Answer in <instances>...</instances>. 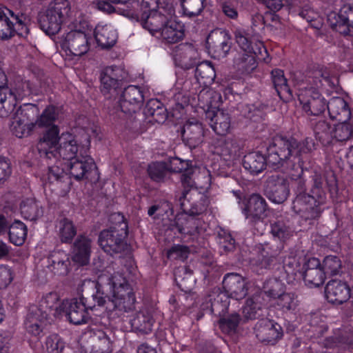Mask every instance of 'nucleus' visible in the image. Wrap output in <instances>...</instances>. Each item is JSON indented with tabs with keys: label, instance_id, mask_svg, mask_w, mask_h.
<instances>
[{
	"label": "nucleus",
	"instance_id": "nucleus-1",
	"mask_svg": "<svg viewBox=\"0 0 353 353\" xmlns=\"http://www.w3.org/2000/svg\"><path fill=\"white\" fill-rule=\"evenodd\" d=\"M314 148V143L311 139H305L302 143H299L294 138L276 137L272 144L268 148L267 158L257 152L246 154L243 158V167L253 174H257L263 171L266 164L272 165L274 168L285 167L290 168L296 171L292 174L293 179L300 176L302 173L297 155L300 152H307Z\"/></svg>",
	"mask_w": 353,
	"mask_h": 353
},
{
	"label": "nucleus",
	"instance_id": "nucleus-2",
	"mask_svg": "<svg viewBox=\"0 0 353 353\" xmlns=\"http://www.w3.org/2000/svg\"><path fill=\"white\" fill-rule=\"evenodd\" d=\"M87 150L88 149L79 145L72 134L62 133L59 137V145L52 157V159L55 160V164L50 165V163H48V180L49 183L63 190H69L71 183L70 180L64 169L60 168V165H62L61 159L68 161H72L79 156L80 151Z\"/></svg>",
	"mask_w": 353,
	"mask_h": 353
},
{
	"label": "nucleus",
	"instance_id": "nucleus-3",
	"mask_svg": "<svg viewBox=\"0 0 353 353\" xmlns=\"http://www.w3.org/2000/svg\"><path fill=\"white\" fill-rule=\"evenodd\" d=\"M324 176L314 172L311 176L310 193H298L292 203V209L305 220L319 219L326 202Z\"/></svg>",
	"mask_w": 353,
	"mask_h": 353
},
{
	"label": "nucleus",
	"instance_id": "nucleus-4",
	"mask_svg": "<svg viewBox=\"0 0 353 353\" xmlns=\"http://www.w3.org/2000/svg\"><path fill=\"white\" fill-rule=\"evenodd\" d=\"M105 279V276H99L100 282ZM110 290V296L106 303V310L115 311L118 315L132 311L136 302L132 288L125 278L119 272H114L106 278Z\"/></svg>",
	"mask_w": 353,
	"mask_h": 353
},
{
	"label": "nucleus",
	"instance_id": "nucleus-5",
	"mask_svg": "<svg viewBox=\"0 0 353 353\" xmlns=\"http://www.w3.org/2000/svg\"><path fill=\"white\" fill-rule=\"evenodd\" d=\"M321 79L327 81V77L325 76L321 70L314 71L307 79L311 87L310 88L303 87L299 90V101L303 110L308 116L319 117L327 108L325 99L316 89L321 85Z\"/></svg>",
	"mask_w": 353,
	"mask_h": 353
},
{
	"label": "nucleus",
	"instance_id": "nucleus-6",
	"mask_svg": "<svg viewBox=\"0 0 353 353\" xmlns=\"http://www.w3.org/2000/svg\"><path fill=\"white\" fill-rule=\"evenodd\" d=\"M59 306L60 303L57 301V295L52 294L43 298L39 305H31L25 321L27 332L32 335L39 336L42 332L45 321L51 315L55 316L57 314Z\"/></svg>",
	"mask_w": 353,
	"mask_h": 353
},
{
	"label": "nucleus",
	"instance_id": "nucleus-7",
	"mask_svg": "<svg viewBox=\"0 0 353 353\" xmlns=\"http://www.w3.org/2000/svg\"><path fill=\"white\" fill-rule=\"evenodd\" d=\"M223 286L225 294L219 293L212 300L211 298V310L212 312L220 314L227 309L228 303L227 296L236 300H241L248 294V287L245 279L236 273H228L225 275Z\"/></svg>",
	"mask_w": 353,
	"mask_h": 353
},
{
	"label": "nucleus",
	"instance_id": "nucleus-8",
	"mask_svg": "<svg viewBox=\"0 0 353 353\" xmlns=\"http://www.w3.org/2000/svg\"><path fill=\"white\" fill-rule=\"evenodd\" d=\"M70 10V3L68 0H53L39 18L41 29L46 34H56L68 19Z\"/></svg>",
	"mask_w": 353,
	"mask_h": 353
},
{
	"label": "nucleus",
	"instance_id": "nucleus-9",
	"mask_svg": "<svg viewBox=\"0 0 353 353\" xmlns=\"http://www.w3.org/2000/svg\"><path fill=\"white\" fill-rule=\"evenodd\" d=\"M39 114V108L31 103L21 105L11 119L10 129L18 138L27 137L36 127L34 118Z\"/></svg>",
	"mask_w": 353,
	"mask_h": 353
},
{
	"label": "nucleus",
	"instance_id": "nucleus-10",
	"mask_svg": "<svg viewBox=\"0 0 353 353\" xmlns=\"http://www.w3.org/2000/svg\"><path fill=\"white\" fill-rule=\"evenodd\" d=\"M127 236V225L125 223L118 227H112L103 230L99 236V244L101 248L110 255L123 252L127 246L125 239Z\"/></svg>",
	"mask_w": 353,
	"mask_h": 353
},
{
	"label": "nucleus",
	"instance_id": "nucleus-11",
	"mask_svg": "<svg viewBox=\"0 0 353 353\" xmlns=\"http://www.w3.org/2000/svg\"><path fill=\"white\" fill-rule=\"evenodd\" d=\"M29 83L20 82L14 88H0V117H5L9 115L15 108L17 101L29 94Z\"/></svg>",
	"mask_w": 353,
	"mask_h": 353
},
{
	"label": "nucleus",
	"instance_id": "nucleus-12",
	"mask_svg": "<svg viewBox=\"0 0 353 353\" xmlns=\"http://www.w3.org/2000/svg\"><path fill=\"white\" fill-rule=\"evenodd\" d=\"M265 192L267 197L273 203H283L290 194L288 180L278 173L272 174L266 180Z\"/></svg>",
	"mask_w": 353,
	"mask_h": 353
},
{
	"label": "nucleus",
	"instance_id": "nucleus-13",
	"mask_svg": "<svg viewBox=\"0 0 353 353\" xmlns=\"http://www.w3.org/2000/svg\"><path fill=\"white\" fill-rule=\"evenodd\" d=\"M61 48L68 54L82 56L90 49L89 38L84 32L70 31L65 36Z\"/></svg>",
	"mask_w": 353,
	"mask_h": 353
},
{
	"label": "nucleus",
	"instance_id": "nucleus-14",
	"mask_svg": "<svg viewBox=\"0 0 353 353\" xmlns=\"http://www.w3.org/2000/svg\"><path fill=\"white\" fill-rule=\"evenodd\" d=\"M256 59L265 62L269 61L268 51L261 42L256 43L255 50L239 53L234 58V63L239 70L250 72L256 67Z\"/></svg>",
	"mask_w": 353,
	"mask_h": 353
},
{
	"label": "nucleus",
	"instance_id": "nucleus-15",
	"mask_svg": "<svg viewBox=\"0 0 353 353\" xmlns=\"http://www.w3.org/2000/svg\"><path fill=\"white\" fill-rule=\"evenodd\" d=\"M256 338L265 344H275L283 335L281 326L277 323L268 319L259 321L254 327Z\"/></svg>",
	"mask_w": 353,
	"mask_h": 353
},
{
	"label": "nucleus",
	"instance_id": "nucleus-16",
	"mask_svg": "<svg viewBox=\"0 0 353 353\" xmlns=\"http://www.w3.org/2000/svg\"><path fill=\"white\" fill-rule=\"evenodd\" d=\"M179 202L183 213L192 216L203 213L208 206L207 199L196 190H185Z\"/></svg>",
	"mask_w": 353,
	"mask_h": 353
},
{
	"label": "nucleus",
	"instance_id": "nucleus-17",
	"mask_svg": "<svg viewBox=\"0 0 353 353\" xmlns=\"http://www.w3.org/2000/svg\"><path fill=\"white\" fill-rule=\"evenodd\" d=\"M127 16L137 21H140L143 28L148 30L152 35L160 34L169 19L161 12H157V11L147 14H139V12H129Z\"/></svg>",
	"mask_w": 353,
	"mask_h": 353
},
{
	"label": "nucleus",
	"instance_id": "nucleus-18",
	"mask_svg": "<svg viewBox=\"0 0 353 353\" xmlns=\"http://www.w3.org/2000/svg\"><path fill=\"white\" fill-rule=\"evenodd\" d=\"M10 14L12 20H10L4 12V10L0 8V39H8L14 35L15 31H20L21 34L28 32V28L20 17L14 15L13 12L6 9Z\"/></svg>",
	"mask_w": 353,
	"mask_h": 353
},
{
	"label": "nucleus",
	"instance_id": "nucleus-19",
	"mask_svg": "<svg viewBox=\"0 0 353 353\" xmlns=\"http://www.w3.org/2000/svg\"><path fill=\"white\" fill-rule=\"evenodd\" d=\"M144 97L143 91L136 85H129L125 88L119 100V108L125 114H131L139 110Z\"/></svg>",
	"mask_w": 353,
	"mask_h": 353
},
{
	"label": "nucleus",
	"instance_id": "nucleus-20",
	"mask_svg": "<svg viewBox=\"0 0 353 353\" xmlns=\"http://www.w3.org/2000/svg\"><path fill=\"white\" fill-rule=\"evenodd\" d=\"M69 161L70 174L77 181L88 178V174L96 168L94 159L87 151H80L79 157Z\"/></svg>",
	"mask_w": 353,
	"mask_h": 353
},
{
	"label": "nucleus",
	"instance_id": "nucleus-21",
	"mask_svg": "<svg viewBox=\"0 0 353 353\" xmlns=\"http://www.w3.org/2000/svg\"><path fill=\"white\" fill-rule=\"evenodd\" d=\"M302 276L305 284L310 288L321 285L325 279L320 261L316 258H310L304 263Z\"/></svg>",
	"mask_w": 353,
	"mask_h": 353
},
{
	"label": "nucleus",
	"instance_id": "nucleus-22",
	"mask_svg": "<svg viewBox=\"0 0 353 353\" xmlns=\"http://www.w3.org/2000/svg\"><path fill=\"white\" fill-rule=\"evenodd\" d=\"M63 309L71 323L81 325L90 319L88 311L83 305V299L74 298L62 303Z\"/></svg>",
	"mask_w": 353,
	"mask_h": 353
},
{
	"label": "nucleus",
	"instance_id": "nucleus-23",
	"mask_svg": "<svg viewBox=\"0 0 353 353\" xmlns=\"http://www.w3.org/2000/svg\"><path fill=\"white\" fill-rule=\"evenodd\" d=\"M59 129L57 125H53L44 134L37 144V149L41 157L52 160L54 152L59 145Z\"/></svg>",
	"mask_w": 353,
	"mask_h": 353
},
{
	"label": "nucleus",
	"instance_id": "nucleus-24",
	"mask_svg": "<svg viewBox=\"0 0 353 353\" xmlns=\"http://www.w3.org/2000/svg\"><path fill=\"white\" fill-rule=\"evenodd\" d=\"M199 57L196 48L191 43H182L176 46L174 51L176 63L185 70L196 65Z\"/></svg>",
	"mask_w": 353,
	"mask_h": 353
},
{
	"label": "nucleus",
	"instance_id": "nucleus-25",
	"mask_svg": "<svg viewBox=\"0 0 353 353\" xmlns=\"http://www.w3.org/2000/svg\"><path fill=\"white\" fill-rule=\"evenodd\" d=\"M202 224L200 219L183 213L176 216L174 223L172 224V229H176L181 234L195 235L205 231Z\"/></svg>",
	"mask_w": 353,
	"mask_h": 353
},
{
	"label": "nucleus",
	"instance_id": "nucleus-26",
	"mask_svg": "<svg viewBox=\"0 0 353 353\" xmlns=\"http://www.w3.org/2000/svg\"><path fill=\"white\" fill-rule=\"evenodd\" d=\"M327 300L334 304H342L350 297V288L345 282L339 280L329 281L325 288Z\"/></svg>",
	"mask_w": 353,
	"mask_h": 353
},
{
	"label": "nucleus",
	"instance_id": "nucleus-27",
	"mask_svg": "<svg viewBox=\"0 0 353 353\" xmlns=\"http://www.w3.org/2000/svg\"><path fill=\"white\" fill-rule=\"evenodd\" d=\"M206 119L210 121L212 129L219 135L228 134L231 128V117L230 114L221 109L208 110Z\"/></svg>",
	"mask_w": 353,
	"mask_h": 353
},
{
	"label": "nucleus",
	"instance_id": "nucleus-28",
	"mask_svg": "<svg viewBox=\"0 0 353 353\" xmlns=\"http://www.w3.org/2000/svg\"><path fill=\"white\" fill-rule=\"evenodd\" d=\"M206 42L209 48L220 56H225L231 48L230 37L228 32L220 29L212 31Z\"/></svg>",
	"mask_w": 353,
	"mask_h": 353
},
{
	"label": "nucleus",
	"instance_id": "nucleus-29",
	"mask_svg": "<svg viewBox=\"0 0 353 353\" xmlns=\"http://www.w3.org/2000/svg\"><path fill=\"white\" fill-rule=\"evenodd\" d=\"M268 210L265 199L259 194H253L247 200L243 213L247 219H259L267 216Z\"/></svg>",
	"mask_w": 353,
	"mask_h": 353
},
{
	"label": "nucleus",
	"instance_id": "nucleus-30",
	"mask_svg": "<svg viewBox=\"0 0 353 353\" xmlns=\"http://www.w3.org/2000/svg\"><path fill=\"white\" fill-rule=\"evenodd\" d=\"M181 135L183 140L190 147L194 148L203 141L204 136L203 127L197 121H189L183 125Z\"/></svg>",
	"mask_w": 353,
	"mask_h": 353
},
{
	"label": "nucleus",
	"instance_id": "nucleus-31",
	"mask_svg": "<svg viewBox=\"0 0 353 353\" xmlns=\"http://www.w3.org/2000/svg\"><path fill=\"white\" fill-rule=\"evenodd\" d=\"M154 319L152 311L143 308L137 312L130 320L132 329L141 334H148L152 330Z\"/></svg>",
	"mask_w": 353,
	"mask_h": 353
},
{
	"label": "nucleus",
	"instance_id": "nucleus-32",
	"mask_svg": "<svg viewBox=\"0 0 353 353\" xmlns=\"http://www.w3.org/2000/svg\"><path fill=\"white\" fill-rule=\"evenodd\" d=\"M70 265L69 256L62 250L52 252L48 258V268L55 274L66 275Z\"/></svg>",
	"mask_w": 353,
	"mask_h": 353
},
{
	"label": "nucleus",
	"instance_id": "nucleus-33",
	"mask_svg": "<svg viewBox=\"0 0 353 353\" xmlns=\"http://www.w3.org/2000/svg\"><path fill=\"white\" fill-rule=\"evenodd\" d=\"M84 287L94 290L96 285L91 281L85 280L81 282V286L79 288V290L82 292L79 299H83V305H85V307H86L88 311L97 310L98 307H105L106 308V303L108 301H106L105 297L103 296V293L100 292L99 291H97L91 296H85L83 294L84 291L83 288Z\"/></svg>",
	"mask_w": 353,
	"mask_h": 353
},
{
	"label": "nucleus",
	"instance_id": "nucleus-34",
	"mask_svg": "<svg viewBox=\"0 0 353 353\" xmlns=\"http://www.w3.org/2000/svg\"><path fill=\"white\" fill-rule=\"evenodd\" d=\"M214 153L226 161L234 159L239 150L237 141L232 139L219 138L214 141Z\"/></svg>",
	"mask_w": 353,
	"mask_h": 353
},
{
	"label": "nucleus",
	"instance_id": "nucleus-35",
	"mask_svg": "<svg viewBox=\"0 0 353 353\" xmlns=\"http://www.w3.org/2000/svg\"><path fill=\"white\" fill-rule=\"evenodd\" d=\"M263 298L261 294H256L248 298L243 307V317L254 320L264 315Z\"/></svg>",
	"mask_w": 353,
	"mask_h": 353
},
{
	"label": "nucleus",
	"instance_id": "nucleus-36",
	"mask_svg": "<svg viewBox=\"0 0 353 353\" xmlns=\"http://www.w3.org/2000/svg\"><path fill=\"white\" fill-rule=\"evenodd\" d=\"M159 34L165 43H176L181 41L185 36L183 26L169 19Z\"/></svg>",
	"mask_w": 353,
	"mask_h": 353
},
{
	"label": "nucleus",
	"instance_id": "nucleus-37",
	"mask_svg": "<svg viewBox=\"0 0 353 353\" xmlns=\"http://www.w3.org/2000/svg\"><path fill=\"white\" fill-rule=\"evenodd\" d=\"M327 108L332 119L347 121L351 112L347 103L341 97H334L327 103Z\"/></svg>",
	"mask_w": 353,
	"mask_h": 353
},
{
	"label": "nucleus",
	"instance_id": "nucleus-38",
	"mask_svg": "<svg viewBox=\"0 0 353 353\" xmlns=\"http://www.w3.org/2000/svg\"><path fill=\"white\" fill-rule=\"evenodd\" d=\"M94 37L99 46L102 48L108 49L116 43L117 34L109 25H98L94 30Z\"/></svg>",
	"mask_w": 353,
	"mask_h": 353
},
{
	"label": "nucleus",
	"instance_id": "nucleus-39",
	"mask_svg": "<svg viewBox=\"0 0 353 353\" xmlns=\"http://www.w3.org/2000/svg\"><path fill=\"white\" fill-rule=\"evenodd\" d=\"M353 343V325H349L343 329L335 330L333 335L326 338L325 346L335 347L343 345H350Z\"/></svg>",
	"mask_w": 353,
	"mask_h": 353
},
{
	"label": "nucleus",
	"instance_id": "nucleus-40",
	"mask_svg": "<svg viewBox=\"0 0 353 353\" xmlns=\"http://www.w3.org/2000/svg\"><path fill=\"white\" fill-rule=\"evenodd\" d=\"M91 241L85 236L79 237L73 248L72 260L81 265L88 263L90 255Z\"/></svg>",
	"mask_w": 353,
	"mask_h": 353
},
{
	"label": "nucleus",
	"instance_id": "nucleus-41",
	"mask_svg": "<svg viewBox=\"0 0 353 353\" xmlns=\"http://www.w3.org/2000/svg\"><path fill=\"white\" fill-rule=\"evenodd\" d=\"M311 125L315 135L322 145H328L333 140L334 128L325 119L317 121H311Z\"/></svg>",
	"mask_w": 353,
	"mask_h": 353
},
{
	"label": "nucleus",
	"instance_id": "nucleus-42",
	"mask_svg": "<svg viewBox=\"0 0 353 353\" xmlns=\"http://www.w3.org/2000/svg\"><path fill=\"white\" fill-rule=\"evenodd\" d=\"M271 79L274 89L281 99H289L292 97V91L282 70H273L271 72Z\"/></svg>",
	"mask_w": 353,
	"mask_h": 353
},
{
	"label": "nucleus",
	"instance_id": "nucleus-43",
	"mask_svg": "<svg viewBox=\"0 0 353 353\" xmlns=\"http://www.w3.org/2000/svg\"><path fill=\"white\" fill-rule=\"evenodd\" d=\"M143 112L146 117H152L157 123H163L168 117L167 110L163 103L154 99L147 102Z\"/></svg>",
	"mask_w": 353,
	"mask_h": 353
},
{
	"label": "nucleus",
	"instance_id": "nucleus-44",
	"mask_svg": "<svg viewBox=\"0 0 353 353\" xmlns=\"http://www.w3.org/2000/svg\"><path fill=\"white\" fill-rule=\"evenodd\" d=\"M175 281L179 288L185 292H190L192 289L195 279L192 272L186 266L179 267L174 271Z\"/></svg>",
	"mask_w": 353,
	"mask_h": 353
},
{
	"label": "nucleus",
	"instance_id": "nucleus-45",
	"mask_svg": "<svg viewBox=\"0 0 353 353\" xmlns=\"http://www.w3.org/2000/svg\"><path fill=\"white\" fill-rule=\"evenodd\" d=\"M61 112L60 108L52 105H48L34 121L36 126L39 128L52 127L54 123L59 119Z\"/></svg>",
	"mask_w": 353,
	"mask_h": 353
},
{
	"label": "nucleus",
	"instance_id": "nucleus-46",
	"mask_svg": "<svg viewBox=\"0 0 353 353\" xmlns=\"http://www.w3.org/2000/svg\"><path fill=\"white\" fill-rule=\"evenodd\" d=\"M196 65L195 77L197 81L204 85L211 84L216 77L212 65L208 61H204Z\"/></svg>",
	"mask_w": 353,
	"mask_h": 353
},
{
	"label": "nucleus",
	"instance_id": "nucleus-47",
	"mask_svg": "<svg viewBox=\"0 0 353 353\" xmlns=\"http://www.w3.org/2000/svg\"><path fill=\"white\" fill-rule=\"evenodd\" d=\"M92 347L90 353H111L112 342L108 335L102 332L98 331L92 338Z\"/></svg>",
	"mask_w": 353,
	"mask_h": 353
},
{
	"label": "nucleus",
	"instance_id": "nucleus-48",
	"mask_svg": "<svg viewBox=\"0 0 353 353\" xmlns=\"http://www.w3.org/2000/svg\"><path fill=\"white\" fill-rule=\"evenodd\" d=\"M241 321V316L236 312H233L221 318L219 325L223 333L232 336L237 333L239 325Z\"/></svg>",
	"mask_w": 353,
	"mask_h": 353
},
{
	"label": "nucleus",
	"instance_id": "nucleus-49",
	"mask_svg": "<svg viewBox=\"0 0 353 353\" xmlns=\"http://www.w3.org/2000/svg\"><path fill=\"white\" fill-rule=\"evenodd\" d=\"M299 303L298 295L293 292H285L275 301V305L283 312L294 311Z\"/></svg>",
	"mask_w": 353,
	"mask_h": 353
},
{
	"label": "nucleus",
	"instance_id": "nucleus-50",
	"mask_svg": "<svg viewBox=\"0 0 353 353\" xmlns=\"http://www.w3.org/2000/svg\"><path fill=\"white\" fill-rule=\"evenodd\" d=\"M21 213L24 219L34 221L43 214L42 209L34 199L28 198L23 200L20 206Z\"/></svg>",
	"mask_w": 353,
	"mask_h": 353
},
{
	"label": "nucleus",
	"instance_id": "nucleus-51",
	"mask_svg": "<svg viewBox=\"0 0 353 353\" xmlns=\"http://www.w3.org/2000/svg\"><path fill=\"white\" fill-rule=\"evenodd\" d=\"M9 239L16 245H22L27 236V228L20 221H14L9 228Z\"/></svg>",
	"mask_w": 353,
	"mask_h": 353
},
{
	"label": "nucleus",
	"instance_id": "nucleus-52",
	"mask_svg": "<svg viewBox=\"0 0 353 353\" xmlns=\"http://www.w3.org/2000/svg\"><path fill=\"white\" fill-rule=\"evenodd\" d=\"M340 121L334 128L333 139L339 141H347L353 136V124L346 122V121Z\"/></svg>",
	"mask_w": 353,
	"mask_h": 353
},
{
	"label": "nucleus",
	"instance_id": "nucleus-53",
	"mask_svg": "<svg viewBox=\"0 0 353 353\" xmlns=\"http://www.w3.org/2000/svg\"><path fill=\"white\" fill-rule=\"evenodd\" d=\"M321 268L325 274L336 275L342 268L341 261L336 256H327L323 261Z\"/></svg>",
	"mask_w": 353,
	"mask_h": 353
},
{
	"label": "nucleus",
	"instance_id": "nucleus-54",
	"mask_svg": "<svg viewBox=\"0 0 353 353\" xmlns=\"http://www.w3.org/2000/svg\"><path fill=\"white\" fill-rule=\"evenodd\" d=\"M276 253L269 254L267 248H263L256 257H253L250 262L253 265L261 268H268L276 261Z\"/></svg>",
	"mask_w": 353,
	"mask_h": 353
},
{
	"label": "nucleus",
	"instance_id": "nucleus-55",
	"mask_svg": "<svg viewBox=\"0 0 353 353\" xmlns=\"http://www.w3.org/2000/svg\"><path fill=\"white\" fill-rule=\"evenodd\" d=\"M264 292L275 301L285 292V286L280 281L273 279L268 280L264 287Z\"/></svg>",
	"mask_w": 353,
	"mask_h": 353
},
{
	"label": "nucleus",
	"instance_id": "nucleus-56",
	"mask_svg": "<svg viewBox=\"0 0 353 353\" xmlns=\"http://www.w3.org/2000/svg\"><path fill=\"white\" fill-rule=\"evenodd\" d=\"M205 0H181L184 14L188 17L199 15L204 8Z\"/></svg>",
	"mask_w": 353,
	"mask_h": 353
},
{
	"label": "nucleus",
	"instance_id": "nucleus-57",
	"mask_svg": "<svg viewBox=\"0 0 353 353\" xmlns=\"http://www.w3.org/2000/svg\"><path fill=\"white\" fill-rule=\"evenodd\" d=\"M59 228L61 241L70 242L76 234V229L72 222L68 219H63L60 221Z\"/></svg>",
	"mask_w": 353,
	"mask_h": 353
},
{
	"label": "nucleus",
	"instance_id": "nucleus-58",
	"mask_svg": "<svg viewBox=\"0 0 353 353\" xmlns=\"http://www.w3.org/2000/svg\"><path fill=\"white\" fill-rule=\"evenodd\" d=\"M234 34L236 43L243 52H251L256 50V48H254L251 46L249 34L246 30L241 28H236Z\"/></svg>",
	"mask_w": 353,
	"mask_h": 353
},
{
	"label": "nucleus",
	"instance_id": "nucleus-59",
	"mask_svg": "<svg viewBox=\"0 0 353 353\" xmlns=\"http://www.w3.org/2000/svg\"><path fill=\"white\" fill-rule=\"evenodd\" d=\"M272 234L279 240L285 241L292 235V230L283 221L271 223Z\"/></svg>",
	"mask_w": 353,
	"mask_h": 353
},
{
	"label": "nucleus",
	"instance_id": "nucleus-60",
	"mask_svg": "<svg viewBox=\"0 0 353 353\" xmlns=\"http://www.w3.org/2000/svg\"><path fill=\"white\" fill-rule=\"evenodd\" d=\"M101 77H105V82L108 81L114 80L118 83L122 81L125 77V72L118 66H109L105 68L101 74Z\"/></svg>",
	"mask_w": 353,
	"mask_h": 353
},
{
	"label": "nucleus",
	"instance_id": "nucleus-61",
	"mask_svg": "<svg viewBox=\"0 0 353 353\" xmlns=\"http://www.w3.org/2000/svg\"><path fill=\"white\" fill-rule=\"evenodd\" d=\"M217 237L219 247L224 252H231L234 249L235 241L226 230L221 229L218 232Z\"/></svg>",
	"mask_w": 353,
	"mask_h": 353
},
{
	"label": "nucleus",
	"instance_id": "nucleus-62",
	"mask_svg": "<svg viewBox=\"0 0 353 353\" xmlns=\"http://www.w3.org/2000/svg\"><path fill=\"white\" fill-rule=\"evenodd\" d=\"M46 347L48 353H61L64 343L57 334H52L46 339Z\"/></svg>",
	"mask_w": 353,
	"mask_h": 353
},
{
	"label": "nucleus",
	"instance_id": "nucleus-63",
	"mask_svg": "<svg viewBox=\"0 0 353 353\" xmlns=\"http://www.w3.org/2000/svg\"><path fill=\"white\" fill-rule=\"evenodd\" d=\"M148 172L150 177L156 181L163 179L166 174V168L163 163H153L148 165Z\"/></svg>",
	"mask_w": 353,
	"mask_h": 353
},
{
	"label": "nucleus",
	"instance_id": "nucleus-64",
	"mask_svg": "<svg viewBox=\"0 0 353 353\" xmlns=\"http://www.w3.org/2000/svg\"><path fill=\"white\" fill-rule=\"evenodd\" d=\"M189 249L185 245H176L168 252V256L174 259L185 260L189 254Z\"/></svg>",
	"mask_w": 353,
	"mask_h": 353
}]
</instances>
